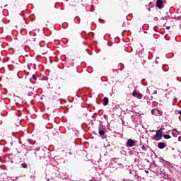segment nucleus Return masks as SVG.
Returning <instances> with one entry per match:
<instances>
[{
  "instance_id": "1",
  "label": "nucleus",
  "mask_w": 181,
  "mask_h": 181,
  "mask_svg": "<svg viewBox=\"0 0 181 181\" xmlns=\"http://www.w3.org/2000/svg\"><path fill=\"white\" fill-rule=\"evenodd\" d=\"M153 139L156 141H159L162 139V130H157L156 135L153 136Z\"/></svg>"
},
{
  "instance_id": "2",
  "label": "nucleus",
  "mask_w": 181,
  "mask_h": 181,
  "mask_svg": "<svg viewBox=\"0 0 181 181\" xmlns=\"http://www.w3.org/2000/svg\"><path fill=\"white\" fill-rule=\"evenodd\" d=\"M136 141H134L132 139H129L126 142V146L132 148V146H135V144Z\"/></svg>"
},
{
  "instance_id": "3",
  "label": "nucleus",
  "mask_w": 181,
  "mask_h": 181,
  "mask_svg": "<svg viewBox=\"0 0 181 181\" xmlns=\"http://www.w3.org/2000/svg\"><path fill=\"white\" fill-rule=\"evenodd\" d=\"M156 6L158 8V9H162L165 8V4H163V1L162 0H157Z\"/></svg>"
},
{
  "instance_id": "4",
  "label": "nucleus",
  "mask_w": 181,
  "mask_h": 181,
  "mask_svg": "<svg viewBox=\"0 0 181 181\" xmlns=\"http://www.w3.org/2000/svg\"><path fill=\"white\" fill-rule=\"evenodd\" d=\"M132 95L133 97H136L138 100H141L142 97H144V95H142V93H138V92L135 90L132 93Z\"/></svg>"
},
{
  "instance_id": "5",
  "label": "nucleus",
  "mask_w": 181,
  "mask_h": 181,
  "mask_svg": "<svg viewBox=\"0 0 181 181\" xmlns=\"http://www.w3.org/2000/svg\"><path fill=\"white\" fill-rule=\"evenodd\" d=\"M165 147H166V144L163 142H160L158 144V148H159V149H163Z\"/></svg>"
},
{
  "instance_id": "6",
  "label": "nucleus",
  "mask_w": 181,
  "mask_h": 181,
  "mask_svg": "<svg viewBox=\"0 0 181 181\" xmlns=\"http://www.w3.org/2000/svg\"><path fill=\"white\" fill-rule=\"evenodd\" d=\"M108 103H109V100H108V98L107 97H105L103 98V105H108Z\"/></svg>"
},
{
  "instance_id": "7",
  "label": "nucleus",
  "mask_w": 181,
  "mask_h": 181,
  "mask_svg": "<svg viewBox=\"0 0 181 181\" xmlns=\"http://www.w3.org/2000/svg\"><path fill=\"white\" fill-rule=\"evenodd\" d=\"M99 134L101 135L102 136H104V135H105V132H104V130H99Z\"/></svg>"
},
{
  "instance_id": "8",
  "label": "nucleus",
  "mask_w": 181,
  "mask_h": 181,
  "mask_svg": "<svg viewBox=\"0 0 181 181\" xmlns=\"http://www.w3.org/2000/svg\"><path fill=\"white\" fill-rule=\"evenodd\" d=\"M21 166L23 168V169H28V164L26 163L21 164Z\"/></svg>"
},
{
  "instance_id": "9",
  "label": "nucleus",
  "mask_w": 181,
  "mask_h": 181,
  "mask_svg": "<svg viewBox=\"0 0 181 181\" xmlns=\"http://www.w3.org/2000/svg\"><path fill=\"white\" fill-rule=\"evenodd\" d=\"M165 139H170L171 136L168 134H165L164 136Z\"/></svg>"
},
{
  "instance_id": "10",
  "label": "nucleus",
  "mask_w": 181,
  "mask_h": 181,
  "mask_svg": "<svg viewBox=\"0 0 181 181\" xmlns=\"http://www.w3.org/2000/svg\"><path fill=\"white\" fill-rule=\"evenodd\" d=\"M33 78L34 80H37V78H36V75H33Z\"/></svg>"
},
{
  "instance_id": "11",
  "label": "nucleus",
  "mask_w": 181,
  "mask_h": 181,
  "mask_svg": "<svg viewBox=\"0 0 181 181\" xmlns=\"http://www.w3.org/2000/svg\"><path fill=\"white\" fill-rule=\"evenodd\" d=\"M104 118L106 119H108V116H107V115H104Z\"/></svg>"
},
{
  "instance_id": "12",
  "label": "nucleus",
  "mask_w": 181,
  "mask_h": 181,
  "mask_svg": "<svg viewBox=\"0 0 181 181\" xmlns=\"http://www.w3.org/2000/svg\"><path fill=\"white\" fill-rule=\"evenodd\" d=\"M141 149L145 150V149H146L145 146H143L141 147Z\"/></svg>"
},
{
  "instance_id": "13",
  "label": "nucleus",
  "mask_w": 181,
  "mask_h": 181,
  "mask_svg": "<svg viewBox=\"0 0 181 181\" xmlns=\"http://www.w3.org/2000/svg\"><path fill=\"white\" fill-rule=\"evenodd\" d=\"M36 151H40V148H35Z\"/></svg>"
},
{
  "instance_id": "14",
  "label": "nucleus",
  "mask_w": 181,
  "mask_h": 181,
  "mask_svg": "<svg viewBox=\"0 0 181 181\" xmlns=\"http://www.w3.org/2000/svg\"><path fill=\"white\" fill-rule=\"evenodd\" d=\"M179 114L181 115V110L179 111Z\"/></svg>"
},
{
  "instance_id": "15",
  "label": "nucleus",
  "mask_w": 181,
  "mask_h": 181,
  "mask_svg": "<svg viewBox=\"0 0 181 181\" xmlns=\"http://www.w3.org/2000/svg\"><path fill=\"white\" fill-rule=\"evenodd\" d=\"M178 139H179V141H180V139H181V137L180 136V137L178 138Z\"/></svg>"
},
{
  "instance_id": "16",
  "label": "nucleus",
  "mask_w": 181,
  "mask_h": 181,
  "mask_svg": "<svg viewBox=\"0 0 181 181\" xmlns=\"http://www.w3.org/2000/svg\"><path fill=\"white\" fill-rule=\"evenodd\" d=\"M178 139H179V141H180V139H181V137L180 136V137L178 138Z\"/></svg>"
},
{
  "instance_id": "17",
  "label": "nucleus",
  "mask_w": 181,
  "mask_h": 181,
  "mask_svg": "<svg viewBox=\"0 0 181 181\" xmlns=\"http://www.w3.org/2000/svg\"><path fill=\"white\" fill-rule=\"evenodd\" d=\"M146 173H149L147 170H146Z\"/></svg>"
},
{
  "instance_id": "18",
  "label": "nucleus",
  "mask_w": 181,
  "mask_h": 181,
  "mask_svg": "<svg viewBox=\"0 0 181 181\" xmlns=\"http://www.w3.org/2000/svg\"><path fill=\"white\" fill-rule=\"evenodd\" d=\"M167 29H169V27H167Z\"/></svg>"
}]
</instances>
